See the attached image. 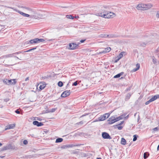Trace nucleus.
Listing matches in <instances>:
<instances>
[{
  "instance_id": "obj_8",
  "label": "nucleus",
  "mask_w": 159,
  "mask_h": 159,
  "mask_svg": "<svg viewBox=\"0 0 159 159\" xmlns=\"http://www.w3.org/2000/svg\"><path fill=\"white\" fill-rule=\"evenodd\" d=\"M16 57L17 59H20L18 57H16V56H13L12 53L9 54L5 55H3L2 57L3 58H9V57Z\"/></svg>"
},
{
  "instance_id": "obj_31",
  "label": "nucleus",
  "mask_w": 159,
  "mask_h": 159,
  "mask_svg": "<svg viewBox=\"0 0 159 159\" xmlns=\"http://www.w3.org/2000/svg\"><path fill=\"white\" fill-rule=\"evenodd\" d=\"M23 52H23L22 51H19L17 52H16L14 53H13V55L14 56V55L18 54L21 53H22Z\"/></svg>"
},
{
  "instance_id": "obj_53",
  "label": "nucleus",
  "mask_w": 159,
  "mask_h": 159,
  "mask_svg": "<svg viewBox=\"0 0 159 159\" xmlns=\"http://www.w3.org/2000/svg\"><path fill=\"white\" fill-rule=\"evenodd\" d=\"M86 40V39H82L80 41V42L81 43H84L85 41Z\"/></svg>"
},
{
  "instance_id": "obj_61",
  "label": "nucleus",
  "mask_w": 159,
  "mask_h": 159,
  "mask_svg": "<svg viewBox=\"0 0 159 159\" xmlns=\"http://www.w3.org/2000/svg\"><path fill=\"white\" fill-rule=\"evenodd\" d=\"M88 115V114H84V115H83L82 116H80V117H83L84 116H85L86 115Z\"/></svg>"
},
{
  "instance_id": "obj_33",
  "label": "nucleus",
  "mask_w": 159,
  "mask_h": 159,
  "mask_svg": "<svg viewBox=\"0 0 159 159\" xmlns=\"http://www.w3.org/2000/svg\"><path fill=\"white\" fill-rule=\"evenodd\" d=\"M146 44H147L145 42H143V43H141V44H140V46H141L145 47L146 46Z\"/></svg>"
},
{
  "instance_id": "obj_10",
  "label": "nucleus",
  "mask_w": 159,
  "mask_h": 159,
  "mask_svg": "<svg viewBox=\"0 0 159 159\" xmlns=\"http://www.w3.org/2000/svg\"><path fill=\"white\" fill-rule=\"evenodd\" d=\"M80 44V43H78L77 44L72 43V48H71V50H74L76 49L78 46L79 44Z\"/></svg>"
},
{
  "instance_id": "obj_3",
  "label": "nucleus",
  "mask_w": 159,
  "mask_h": 159,
  "mask_svg": "<svg viewBox=\"0 0 159 159\" xmlns=\"http://www.w3.org/2000/svg\"><path fill=\"white\" fill-rule=\"evenodd\" d=\"M107 18H113L116 16L115 13L111 11H107Z\"/></svg>"
},
{
  "instance_id": "obj_13",
  "label": "nucleus",
  "mask_w": 159,
  "mask_h": 159,
  "mask_svg": "<svg viewBox=\"0 0 159 159\" xmlns=\"http://www.w3.org/2000/svg\"><path fill=\"white\" fill-rule=\"evenodd\" d=\"M27 43L28 44H29V43L33 44L34 43H37L36 39H31L29 41H27Z\"/></svg>"
},
{
  "instance_id": "obj_35",
  "label": "nucleus",
  "mask_w": 159,
  "mask_h": 159,
  "mask_svg": "<svg viewBox=\"0 0 159 159\" xmlns=\"http://www.w3.org/2000/svg\"><path fill=\"white\" fill-rule=\"evenodd\" d=\"M37 48V47H35V48H31V49H30L27 51H25V52H30V51H32V50H34L35 49Z\"/></svg>"
},
{
  "instance_id": "obj_60",
  "label": "nucleus",
  "mask_w": 159,
  "mask_h": 159,
  "mask_svg": "<svg viewBox=\"0 0 159 159\" xmlns=\"http://www.w3.org/2000/svg\"><path fill=\"white\" fill-rule=\"evenodd\" d=\"M24 8H25L27 10H30V8L28 7H24Z\"/></svg>"
},
{
  "instance_id": "obj_9",
  "label": "nucleus",
  "mask_w": 159,
  "mask_h": 159,
  "mask_svg": "<svg viewBox=\"0 0 159 159\" xmlns=\"http://www.w3.org/2000/svg\"><path fill=\"white\" fill-rule=\"evenodd\" d=\"M33 124L34 125H37V126H41L43 125L42 122H39L37 121H34Z\"/></svg>"
},
{
  "instance_id": "obj_26",
  "label": "nucleus",
  "mask_w": 159,
  "mask_h": 159,
  "mask_svg": "<svg viewBox=\"0 0 159 159\" xmlns=\"http://www.w3.org/2000/svg\"><path fill=\"white\" fill-rule=\"evenodd\" d=\"M111 49V48L110 47H109L104 48V50L105 51H106V52L107 53L109 52L110 51Z\"/></svg>"
},
{
  "instance_id": "obj_57",
  "label": "nucleus",
  "mask_w": 159,
  "mask_h": 159,
  "mask_svg": "<svg viewBox=\"0 0 159 159\" xmlns=\"http://www.w3.org/2000/svg\"><path fill=\"white\" fill-rule=\"evenodd\" d=\"M83 122L82 121H81L80 122L78 123V124H83Z\"/></svg>"
},
{
  "instance_id": "obj_43",
  "label": "nucleus",
  "mask_w": 159,
  "mask_h": 159,
  "mask_svg": "<svg viewBox=\"0 0 159 159\" xmlns=\"http://www.w3.org/2000/svg\"><path fill=\"white\" fill-rule=\"evenodd\" d=\"M61 148L63 149H66L67 148V145H64L61 146Z\"/></svg>"
},
{
  "instance_id": "obj_55",
  "label": "nucleus",
  "mask_w": 159,
  "mask_h": 159,
  "mask_svg": "<svg viewBox=\"0 0 159 159\" xmlns=\"http://www.w3.org/2000/svg\"><path fill=\"white\" fill-rule=\"evenodd\" d=\"M47 78V77H46V76L42 77V79H42L43 80H44L45 79Z\"/></svg>"
},
{
  "instance_id": "obj_40",
  "label": "nucleus",
  "mask_w": 159,
  "mask_h": 159,
  "mask_svg": "<svg viewBox=\"0 0 159 159\" xmlns=\"http://www.w3.org/2000/svg\"><path fill=\"white\" fill-rule=\"evenodd\" d=\"M152 102V101H151V100L150 99H149L148 101L146 102L145 103V105H148V104L150 102Z\"/></svg>"
},
{
  "instance_id": "obj_58",
  "label": "nucleus",
  "mask_w": 159,
  "mask_h": 159,
  "mask_svg": "<svg viewBox=\"0 0 159 159\" xmlns=\"http://www.w3.org/2000/svg\"><path fill=\"white\" fill-rule=\"evenodd\" d=\"M102 53H106V51H105L104 50L102 51Z\"/></svg>"
},
{
  "instance_id": "obj_51",
  "label": "nucleus",
  "mask_w": 159,
  "mask_h": 159,
  "mask_svg": "<svg viewBox=\"0 0 159 159\" xmlns=\"http://www.w3.org/2000/svg\"><path fill=\"white\" fill-rule=\"evenodd\" d=\"M137 70H138L136 68H134V69L132 70V72H135L136 71H137Z\"/></svg>"
},
{
  "instance_id": "obj_42",
  "label": "nucleus",
  "mask_w": 159,
  "mask_h": 159,
  "mask_svg": "<svg viewBox=\"0 0 159 159\" xmlns=\"http://www.w3.org/2000/svg\"><path fill=\"white\" fill-rule=\"evenodd\" d=\"M136 67L137 69L138 70L140 68V64L139 63H137L136 65Z\"/></svg>"
},
{
  "instance_id": "obj_14",
  "label": "nucleus",
  "mask_w": 159,
  "mask_h": 159,
  "mask_svg": "<svg viewBox=\"0 0 159 159\" xmlns=\"http://www.w3.org/2000/svg\"><path fill=\"white\" fill-rule=\"evenodd\" d=\"M132 93H129L128 94H127L126 95L125 100V101H127L130 98V97L131 96V95H132Z\"/></svg>"
},
{
  "instance_id": "obj_15",
  "label": "nucleus",
  "mask_w": 159,
  "mask_h": 159,
  "mask_svg": "<svg viewBox=\"0 0 159 159\" xmlns=\"http://www.w3.org/2000/svg\"><path fill=\"white\" fill-rule=\"evenodd\" d=\"M17 12L19 13L20 14L22 15V16H24L26 17H29L30 16L29 15L25 13H24L23 12H21L19 11H18Z\"/></svg>"
},
{
  "instance_id": "obj_5",
  "label": "nucleus",
  "mask_w": 159,
  "mask_h": 159,
  "mask_svg": "<svg viewBox=\"0 0 159 159\" xmlns=\"http://www.w3.org/2000/svg\"><path fill=\"white\" fill-rule=\"evenodd\" d=\"M70 93V90H66L63 92L61 94V96L63 98H65L69 95Z\"/></svg>"
},
{
  "instance_id": "obj_19",
  "label": "nucleus",
  "mask_w": 159,
  "mask_h": 159,
  "mask_svg": "<svg viewBox=\"0 0 159 159\" xmlns=\"http://www.w3.org/2000/svg\"><path fill=\"white\" fill-rule=\"evenodd\" d=\"M15 125L14 124H10L7 126V128H6V129H13L15 127Z\"/></svg>"
},
{
  "instance_id": "obj_28",
  "label": "nucleus",
  "mask_w": 159,
  "mask_h": 159,
  "mask_svg": "<svg viewBox=\"0 0 159 159\" xmlns=\"http://www.w3.org/2000/svg\"><path fill=\"white\" fill-rule=\"evenodd\" d=\"M138 137V136L137 135H133V141H135L137 139V138Z\"/></svg>"
},
{
  "instance_id": "obj_22",
  "label": "nucleus",
  "mask_w": 159,
  "mask_h": 159,
  "mask_svg": "<svg viewBox=\"0 0 159 159\" xmlns=\"http://www.w3.org/2000/svg\"><path fill=\"white\" fill-rule=\"evenodd\" d=\"M121 143L122 144L125 145L126 143V141L125 139L123 138H121Z\"/></svg>"
},
{
  "instance_id": "obj_16",
  "label": "nucleus",
  "mask_w": 159,
  "mask_h": 159,
  "mask_svg": "<svg viewBox=\"0 0 159 159\" xmlns=\"http://www.w3.org/2000/svg\"><path fill=\"white\" fill-rule=\"evenodd\" d=\"M107 37L109 38H114L118 37V35L115 34L107 35Z\"/></svg>"
},
{
  "instance_id": "obj_30",
  "label": "nucleus",
  "mask_w": 159,
  "mask_h": 159,
  "mask_svg": "<svg viewBox=\"0 0 159 159\" xmlns=\"http://www.w3.org/2000/svg\"><path fill=\"white\" fill-rule=\"evenodd\" d=\"M107 35L105 34H102L99 36L100 37L102 38H107Z\"/></svg>"
},
{
  "instance_id": "obj_48",
  "label": "nucleus",
  "mask_w": 159,
  "mask_h": 159,
  "mask_svg": "<svg viewBox=\"0 0 159 159\" xmlns=\"http://www.w3.org/2000/svg\"><path fill=\"white\" fill-rule=\"evenodd\" d=\"M28 143V141L26 140H24L23 141V144L26 145Z\"/></svg>"
},
{
  "instance_id": "obj_11",
  "label": "nucleus",
  "mask_w": 159,
  "mask_h": 159,
  "mask_svg": "<svg viewBox=\"0 0 159 159\" xmlns=\"http://www.w3.org/2000/svg\"><path fill=\"white\" fill-rule=\"evenodd\" d=\"M83 145L81 144H71L70 145H67V148H72L73 147L75 146H80L81 145Z\"/></svg>"
},
{
  "instance_id": "obj_6",
  "label": "nucleus",
  "mask_w": 159,
  "mask_h": 159,
  "mask_svg": "<svg viewBox=\"0 0 159 159\" xmlns=\"http://www.w3.org/2000/svg\"><path fill=\"white\" fill-rule=\"evenodd\" d=\"M108 121H109L108 123L109 124H112L117 121L115 117L114 116H111L108 119Z\"/></svg>"
},
{
  "instance_id": "obj_27",
  "label": "nucleus",
  "mask_w": 159,
  "mask_h": 159,
  "mask_svg": "<svg viewBox=\"0 0 159 159\" xmlns=\"http://www.w3.org/2000/svg\"><path fill=\"white\" fill-rule=\"evenodd\" d=\"M124 52H121L117 56V57L119 58V59H120L123 56V54L124 53Z\"/></svg>"
},
{
  "instance_id": "obj_54",
  "label": "nucleus",
  "mask_w": 159,
  "mask_h": 159,
  "mask_svg": "<svg viewBox=\"0 0 159 159\" xmlns=\"http://www.w3.org/2000/svg\"><path fill=\"white\" fill-rule=\"evenodd\" d=\"M156 16L157 18H159V12H158Z\"/></svg>"
},
{
  "instance_id": "obj_63",
  "label": "nucleus",
  "mask_w": 159,
  "mask_h": 159,
  "mask_svg": "<svg viewBox=\"0 0 159 159\" xmlns=\"http://www.w3.org/2000/svg\"><path fill=\"white\" fill-rule=\"evenodd\" d=\"M37 120L40 121L41 120L40 118L38 117L37 118Z\"/></svg>"
},
{
  "instance_id": "obj_23",
  "label": "nucleus",
  "mask_w": 159,
  "mask_h": 159,
  "mask_svg": "<svg viewBox=\"0 0 159 159\" xmlns=\"http://www.w3.org/2000/svg\"><path fill=\"white\" fill-rule=\"evenodd\" d=\"M63 140V139L61 138H57L56 140V143H61Z\"/></svg>"
},
{
  "instance_id": "obj_38",
  "label": "nucleus",
  "mask_w": 159,
  "mask_h": 159,
  "mask_svg": "<svg viewBox=\"0 0 159 159\" xmlns=\"http://www.w3.org/2000/svg\"><path fill=\"white\" fill-rule=\"evenodd\" d=\"M152 61L153 63L155 64H156L157 63V60L155 59V58H153L152 59Z\"/></svg>"
},
{
  "instance_id": "obj_37",
  "label": "nucleus",
  "mask_w": 159,
  "mask_h": 159,
  "mask_svg": "<svg viewBox=\"0 0 159 159\" xmlns=\"http://www.w3.org/2000/svg\"><path fill=\"white\" fill-rule=\"evenodd\" d=\"M69 48H68L69 49L71 50V48H72V43H71L69 44Z\"/></svg>"
},
{
  "instance_id": "obj_59",
  "label": "nucleus",
  "mask_w": 159,
  "mask_h": 159,
  "mask_svg": "<svg viewBox=\"0 0 159 159\" xmlns=\"http://www.w3.org/2000/svg\"><path fill=\"white\" fill-rule=\"evenodd\" d=\"M7 7L8 8H11V9H13V10H14V8L13 7Z\"/></svg>"
},
{
  "instance_id": "obj_41",
  "label": "nucleus",
  "mask_w": 159,
  "mask_h": 159,
  "mask_svg": "<svg viewBox=\"0 0 159 159\" xmlns=\"http://www.w3.org/2000/svg\"><path fill=\"white\" fill-rule=\"evenodd\" d=\"M3 82L5 84L8 85V81L7 79H5L3 80Z\"/></svg>"
},
{
  "instance_id": "obj_46",
  "label": "nucleus",
  "mask_w": 159,
  "mask_h": 159,
  "mask_svg": "<svg viewBox=\"0 0 159 159\" xmlns=\"http://www.w3.org/2000/svg\"><path fill=\"white\" fill-rule=\"evenodd\" d=\"M45 87V86H43H43H42V85H40L39 88V89H41V90H42L43 89L44 87Z\"/></svg>"
},
{
  "instance_id": "obj_18",
  "label": "nucleus",
  "mask_w": 159,
  "mask_h": 159,
  "mask_svg": "<svg viewBox=\"0 0 159 159\" xmlns=\"http://www.w3.org/2000/svg\"><path fill=\"white\" fill-rule=\"evenodd\" d=\"M136 8L139 10H143L142 4H138L136 7Z\"/></svg>"
},
{
  "instance_id": "obj_56",
  "label": "nucleus",
  "mask_w": 159,
  "mask_h": 159,
  "mask_svg": "<svg viewBox=\"0 0 159 159\" xmlns=\"http://www.w3.org/2000/svg\"><path fill=\"white\" fill-rule=\"evenodd\" d=\"M120 59H119V58H118L116 59V60L115 61V62L116 63Z\"/></svg>"
},
{
  "instance_id": "obj_7",
  "label": "nucleus",
  "mask_w": 159,
  "mask_h": 159,
  "mask_svg": "<svg viewBox=\"0 0 159 159\" xmlns=\"http://www.w3.org/2000/svg\"><path fill=\"white\" fill-rule=\"evenodd\" d=\"M142 6L143 8V10H148L152 7V5L150 4H142Z\"/></svg>"
},
{
  "instance_id": "obj_49",
  "label": "nucleus",
  "mask_w": 159,
  "mask_h": 159,
  "mask_svg": "<svg viewBox=\"0 0 159 159\" xmlns=\"http://www.w3.org/2000/svg\"><path fill=\"white\" fill-rule=\"evenodd\" d=\"M15 112L18 114H20V111L18 109H17L15 111Z\"/></svg>"
},
{
  "instance_id": "obj_47",
  "label": "nucleus",
  "mask_w": 159,
  "mask_h": 159,
  "mask_svg": "<svg viewBox=\"0 0 159 159\" xmlns=\"http://www.w3.org/2000/svg\"><path fill=\"white\" fill-rule=\"evenodd\" d=\"M57 109V108H52L51 111V112H54Z\"/></svg>"
},
{
  "instance_id": "obj_64",
  "label": "nucleus",
  "mask_w": 159,
  "mask_h": 159,
  "mask_svg": "<svg viewBox=\"0 0 159 159\" xmlns=\"http://www.w3.org/2000/svg\"><path fill=\"white\" fill-rule=\"evenodd\" d=\"M157 151L159 150V144L158 146V147H157Z\"/></svg>"
},
{
  "instance_id": "obj_24",
  "label": "nucleus",
  "mask_w": 159,
  "mask_h": 159,
  "mask_svg": "<svg viewBox=\"0 0 159 159\" xmlns=\"http://www.w3.org/2000/svg\"><path fill=\"white\" fill-rule=\"evenodd\" d=\"M66 17L69 19H73L74 17L71 15H67L66 16Z\"/></svg>"
},
{
  "instance_id": "obj_45",
  "label": "nucleus",
  "mask_w": 159,
  "mask_h": 159,
  "mask_svg": "<svg viewBox=\"0 0 159 159\" xmlns=\"http://www.w3.org/2000/svg\"><path fill=\"white\" fill-rule=\"evenodd\" d=\"M131 87H129L128 88H127L125 90V91L126 92H127V91H129L130 90V89H131Z\"/></svg>"
},
{
  "instance_id": "obj_50",
  "label": "nucleus",
  "mask_w": 159,
  "mask_h": 159,
  "mask_svg": "<svg viewBox=\"0 0 159 159\" xmlns=\"http://www.w3.org/2000/svg\"><path fill=\"white\" fill-rule=\"evenodd\" d=\"M153 130H154V131H157L158 130V127H156L155 128H154L153 129Z\"/></svg>"
},
{
  "instance_id": "obj_44",
  "label": "nucleus",
  "mask_w": 159,
  "mask_h": 159,
  "mask_svg": "<svg viewBox=\"0 0 159 159\" xmlns=\"http://www.w3.org/2000/svg\"><path fill=\"white\" fill-rule=\"evenodd\" d=\"M78 84V83L77 81H75L73 83L72 86H76Z\"/></svg>"
},
{
  "instance_id": "obj_12",
  "label": "nucleus",
  "mask_w": 159,
  "mask_h": 159,
  "mask_svg": "<svg viewBox=\"0 0 159 159\" xmlns=\"http://www.w3.org/2000/svg\"><path fill=\"white\" fill-rule=\"evenodd\" d=\"M158 98H159V94H157L153 96L150 99L152 102Z\"/></svg>"
},
{
  "instance_id": "obj_52",
  "label": "nucleus",
  "mask_w": 159,
  "mask_h": 159,
  "mask_svg": "<svg viewBox=\"0 0 159 159\" xmlns=\"http://www.w3.org/2000/svg\"><path fill=\"white\" fill-rule=\"evenodd\" d=\"M124 122V121H121L120 123V124H119L118 125H121L122 124H123Z\"/></svg>"
},
{
  "instance_id": "obj_36",
  "label": "nucleus",
  "mask_w": 159,
  "mask_h": 159,
  "mask_svg": "<svg viewBox=\"0 0 159 159\" xmlns=\"http://www.w3.org/2000/svg\"><path fill=\"white\" fill-rule=\"evenodd\" d=\"M116 126H117V128L119 130H121L123 128V126H119V125H116Z\"/></svg>"
},
{
  "instance_id": "obj_34",
  "label": "nucleus",
  "mask_w": 159,
  "mask_h": 159,
  "mask_svg": "<svg viewBox=\"0 0 159 159\" xmlns=\"http://www.w3.org/2000/svg\"><path fill=\"white\" fill-rule=\"evenodd\" d=\"M105 13V14H103V15H102V17L104 18H107V11H106Z\"/></svg>"
},
{
  "instance_id": "obj_62",
  "label": "nucleus",
  "mask_w": 159,
  "mask_h": 159,
  "mask_svg": "<svg viewBox=\"0 0 159 159\" xmlns=\"http://www.w3.org/2000/svg\"><path fill=\"white\" fill-rule=\"evenodd\" d=\"M29 80V77H27V78L25 79V81H27V80Z\"/></svg>"
},
{
  "instance_id": "obj_21",
  "label": "nucleus",
  "mask_w": 159,
  "mask_h": 159,
  "mask_svg": "<svg viewBox=\"0 0 159 159\" xmlns=\"http://www.w3.org/2000/svg\"><path fill=\"white\" fill-rule=\"evenodd\" d=\"M149 155V154L148 152H144L143 154V158L144 159H146L148 157Z\"/></svg>"
},
{
  "instance_id": "obj_1",
  "label": "nucleus",
  "mask_w": 159,
  "mask_h": 159,
  "mask_svg": "<svg viewBox=\"0 0 159 159\" xmlns=\"http://www.w3.org/2000/svg\"><path fill=\"white\" fill-rule=\"evenodd\" d=\"M110 116V114L108 113H106L104 114L103 115H102L98 118V121H101L104 120L106 119L107 118H108ZM98 120L94 121V122L97 121Z\"/></svg>"
},
{
  "instance_id": "obj_29",
  "label": "nucleus",
  "mask_w": 159,
  "mask_h": 159,
  "mask_svg": "<svg viewBox=\"0 0 159 159\" xmlns=\"http://www.w3.org/2000/svg\"><path fill=\"white\" fill-rule=\"evenodd\" d=\"M58 85L59 87H61L63 85V83L61 81H60L58 83Z\"/></svg>"
},
{
  "instance_id": "obj_20",
  "label": "nucleus",
  "mask_w": 159,
  "mask_h": 159,
  "mask_svg": "<svg viewBox=\"0 0 159 159\" xmlns=\"http://www.w3.org/2000/svg\"><path fill=\"white\" fill-rule=\"evenodd\" d=\"M124 73V72H121L117 74L114 76V78H116L120 77L121 75H122Z\"/></svg>"
},
{
  "instance_id": "obj_4",
  "label": "nucleus",
  "mask_w": 159,
  "mask_h": 159,
  "mask_svg": "<svg viewBox=\"0 0 159 159\" xmlns=\"http://www.w3.org/2000/svg\"><path fill=\"white\" fill-rule=\"evenodd\" d=\"M102 137L104 139H111L112 138L111 137L109 134L107 133L106 132H103L102 133Z\"/></svg>"
},
{
  "instance_id": "obj_32",
  "label": "nucleus",
  "mask_w": 159,
  "mask_h": 159,
  "mask_svg": "<svg viewBox=\"0 0 159 159\" xmlns=\"http://www.w3.org/2000/svg\"><path fill=\"white\" fill-rule=\"evenodd\" d=\"M12 81H13L12 82L11 84L14 85L16 83V79H14L12 80Z\"/></svg>"
},
{
  "instance_id": "obj_17",
  "label": "nucleus",
  "mask_w": 159,
  "mask_h": 159,
  "mask_svg": "<svg viewBox=\"0 0 159 159\" xmlns=\"http://www.w3.org/2000/svg\"><path fill=\"white\" fill-rule=\"evenodd\" d=\"M36 42L37 43H39L40 42H44L46 41V40L47 39H39V38H36Z\"/></svg>"
},
{
  "instance_id": "obj_2",
  "label": "nucleus",
  "mask_w": 159,
  "mask_h": 159,
  "mask_svg": "<svg viewBox=\"0 0 159 159\" xmlns=\"http://www.w3.org/2000/svg\"><path fill=\"white\" fill-rule=\"evenodd\" d=\"M16 147L14 145L11 144H8L6 146H4L2 148L3 150H6L9 149H16Z\"/></svg>"
},
{
  "instance_id": "obj_39",
  "label": "nucleus",
  "mask_w": 159,
  "mask_h": 159,
  "mask_svg": "<svg viewBox=\"0 0 159 159\" xmlns=\"http://www.w3.org/2000/svg\"><path fill=\"white\" fill-rule=\"evenodd\" d=\"M8 81V85H9L11 84L12 80H7Z\"/></svg>"
},
{
  "instance_id": "obj_25",
  "label": "nucleus",
  "mask_w": 159,
  "mask_h": 159,
  "mask_svg": "<svg viewBox=\"0 0 159 159\" xmlns=\"http://www.w3.org/2000/svg\"><path fill=\"white\" fill-rule=\"evenodd\" d=\"M124 116L123 115H122L117 118H116V121H119L121 119H122L124 118Z\"/></svg>"
}]
</instances>
